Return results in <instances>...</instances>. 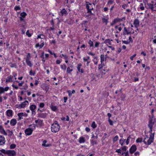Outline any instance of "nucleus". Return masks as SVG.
<instances>
[{
    "mask_svg": "<svg viewBox=\"0 0 156 156\" xmlns=\"http://www.w3.org/2000/svg\"><path fill=\"white\" fill-rule=\"evenodd\" d=\"M60 128L59 125L57 121H55V122L51 125V130L52 132L56 133L58 132Z\"/></svg>",
    "mask_w": 156,
    "mask_h": 156,
    "instance_id": "obj_1",
    "label": "nucleus"
},
{
    "mask_svg": "<svg viewBox=\"0 0 156 156\" xmlns=\"http://www.w3.org/2000/svg\"><path fill=\"white\" fill-rule=\"evenodd\" d=\"M28 103V101H26L25 102L22 103L21 104H20L17 105H16V108L20 109L24 108L27 105V104Z\"/></svg>",
    "mask_w": 156,
    "mask_h": 156,
    "instance_id": "obj_2",
    "label": "nucleus"
},
{
    "mask_svg": "<svg viewBox=\"0 0 156 156\" xmlns=\"http://www.w3.org/2000/svg\"><path fill=\"white\" fill-rule=\"evenodd\" d=\"M154 133H151L149 139L147 141V144L148 145H150L151 143L153 142L154 137Z\"/></svg>",
    "mask_w": 156,
    "mask_h": 156,
    "instance_id": "obj_3",
    "label": "nucleus"
},
{
    "mask_svg": "<svg viewBox=\"0 0 156 156\" xmlns=\"http://www.w3.org/2000/svg\"><path fill=\"white\" fill-rule=\"evenodd\" d=\"M147 6H145V8L147 9H150L152 11H154V5L150 3H147Z\"/></svg>",
    "mask_w": 156,
    "mask_h": 156,
    "instance_id": "obj_4",
    "label": "nucleus"
},
{
    "mask_svg": "<svg viewBox=\"0 0 156 156\" xmlns=\"http://www.w3.org/2000/svg\"><path fill=\"white\" fill-rule=\"evenodd\" d=\"M136 147L135 145H133L129 149V153L131 154H133L136 150Z\"/></svg>",
    "mask_w": 156,
    "mask_h": 156,
    "instance_id": "obj_5",
    "label": "nucleus"
},
{
    "mask_svg": "<svg viewBox=\"0 0 156 156\" xmlns=\"http://www.w3.org/2000/svg\"><path fill=\"white\" fill-rule=\"evenodd\" d=\"M7 154L8 156H16V153L14 150H8Z\"/></svg>",
    "mask_w": 156,
    "mask_h": 156,
    "instance_id": "obj_6",
    "label": "nucleus"
},
{
    "mask_svg": "<svg viewBox=\"0 0 156 156\" xmlns=\"http://www.w3.org/2000/svg\"><path fill=\"white\" fill-rule=\"evenodd\" d=\"M32 129L30 128H28L25 130V134L27 135H30L32 134Z\"/></svg>",
    "mask_w": 156,
    "mask_h": 156,
    "instance_id": "obj_7",
    "label": "nucleus"
},
{
    "mask_svg": "<svg viewBox=\"0 0 156 156\" xmlns=\"http://www.w3.org/2000/svg\"><path fill=\"white\" fill-rule=\"evenodd\" d=\"M5 142L4 137L3 136H0V145L4 144Z\"/></svg>",
    "mask_w": 156,
    "mask_h": 156,
    "instance_id": "obj_8",
    "label": "nucleus"
},
{
    "mask_svg": "<svg viewBox=\"0 0 156 156\" xmlns=\"http://www.w3.org/2000/svg\"><path fill=\"white\" fill-rule=\"evenodd\" d=\"M9 89V87H6L4 88L2 87H0V94L4 93L5 91H8Z\"/></svg>",
    "mask_w": 156,
    "mask_h": 156,
    "instance_id": "obj_9",
    "label": "nucleus"
},
{
    "mask_svg": "<svg viewBox=\"0 0 156 156\" xmlns=\"http://www.w3.org/2000/svg\"><path fill=\"white\" fill-rule=\"evenodd\" d=\"M135 27L137 28L139 26V20L137 19H136L134 20L133 23Z\"/></svg>",
    "mask_w": 156,
    "mask_h": 156,
    "instance_id": "obj_10",
    "label": "nucleus"
},
{
    "mask_svg": "<svg viewBox=\"0 0 156 156\" xmlns=\"http://www.w3.org/2000/svg\"><path fill=\"white\" fill-rule=\"evenodd\" d=\"M26 62L27 65L30 67H31L33 66V64L31 62L30 60V59H29L28 58H26Z\"/></svg>",
    "mask_w": 156,
    "mask_h": 156,
    "instance_id": "obj_11",
    "label": "nucleus"
},
{
    "mask_svg": "<svg viewBox=\"0 0 156 156\" xmlns=\"http://www.w3.org/2000/svg\"><path fill=\"white\" fill-rule=\"evenodd\" d=\"M41 88L46 91H47L49 89L48 86L46 84H44L41 86Z\"/></svg>",
    "mask_w": 156,
    "mask_h": 156,
    "instance_id": "obj_12",
    "label": "nucleus"
},
{
    "mask_svg": "<svg viewBox=\"0 0 156 156\" xmlns=\"http://www.w3.org/2000/svg\"><path fill=\"white\" fill-rule=\"evenodd\" d=\"M13 78V76L10 75L8 78L6 79V82H11L12 81V79Z\"/></svg>",
    "mask_w": 156,
    "mask_h": 156,
    "instance_id": "obj_13",
    "label": "nucleus"
},
{
    "mask_svg": "<svg viewBox=\"0 0 156 156\" xmlns=\"http://www.w3.org/2000/svg\"><path fill=\"white\" fill-rule=\"evenodd\" d=\"M7 115L9 117H12V112L11 110L9 109L6 111Z\"/></svg>",
    "mask_w": 156,
    "mask_h": 156,
    "instance_id": "obj_14",
    "label": "nucleus"
},
{
    "mask_svg": "<svg viewBox=\"0 0 156 156\" xmlns=\"http://www.w3.org/2000/svg\"><path fill=\"white\" fill-rule=\"evenodd\" d=\"M0 132L4 135H7V134L5 132L2 126L1 125L0 126Z\"/></svg>",
    "mask_w": 156,
    "mask_h": 156,
    "instance_id": "obj_15",
    "label": "nucleus"
},
{
    "mask_svg": "<svg viewBox=\"0 0 156 156\" xmlns=\"http://www.w3.org/2000/svg\"><path fill=\"white\" fill-rule=\"evenodd\" d=\"M17 123V121L15 119H12L10 121V124L12 126H15Z\"/></svg>",
    "mask_w": 156,
    "mask_h": 156,
    "instance_id": "obj_16",
    "label": "nucleus"
},
{
    "mask_svg": "<svg viewBox=\"0 0 156 156\" xmlns=\"http://www.w3.org/2000/svg\"><path fill=\"white\" fill-rule=\"evenodd\" d=\"M61 13L62 16L63 15H66L67 14L66 11L65 9H62V10L61 11Z\"/></svg>",
    "mask_w": 156,
    "mask_h": 156,
    "instance_id": "obj_17",
    "label": "nucleus"
},
{
    "mask_svg": "<svg viewBox=\"0 0 156 156\" xmlns=\"http://www.w3.org/2000/svg\"><path fill=\"white\" fill-rule=\"evenodd\" d=\"M18 116L19 120H20L21 119H23V118H22V117L24 116V114L23 113H19L18 115Z\"/></svg>",
    "mask_w": 156,
    "mask_h": 156,
    "instance_id": "obj_18",
    "label": "nucleus"
},
{
    "mask_svg": "<svg viewBox=\"0 0 156 156\" xmlns=\"http://www.w3.org/2000/svg\"><path fill=\"white\" fill-rule=\"evenodd\" d=\"M85 141V140L84 137H81L80 138L79 140V142L80 143H84Z\"/></svg>",
    "mask_w": 156,
    "mask_h": 156,
    "instance_id": "obj_19",
    "label": "nucleus"
},
{
    "mask_svg": "<svg viewBox=\"0 0 156 156\" xmlns=\"http://www.w3.org/2000/svg\"><path fill=\"white\" fill-rule=\"evenodd\" d=\"M44 45V43H42L41 44H39V43H38L36 45L35 47L36 48H37L38 47H40V48H41L42 47H43Z\"/></svg>",
    "mask_w": 156,
    "mask_h": 156,
    "instance_id": "obj_20",
    "label": "nucleus"
},
{
    "mask_svg": "<svg viewBox=\"0 0 156 156\" xmlns=\"http://www.w3.org/2000/svg\"><path fill=\"white\" fill-rule=\"evenodd\" d=\"M47 143V141L44 140L43 142V144H42V146H44L45 147H47L49 146H50V145L49 144H46V143Z\"/></svg>",
    "mask_w": 156,
    "mask_h": 156,
    "instance_id": "obj_21",
    "label": "nucleus"
},
{
    "mask_svg": "<svg viewBox=\"0 0 156 156\" xmlns=\"http://www.w3.org/2000/svg\"><path fill=\"white\" fill-rule=\"evenodd\" d=\"M36 106L34 105H32L30 107V109L31 111H33L36 108Z\"/></svg>",
    "mask_w": 156,
    "mask_h": 156,
    "instance_id": "obj_22",
    "label": "nucleus"
},
{
    "mask_svg": "<svg viewBox=\"0 0 156 156\" xmlns=\"http://www.w3.org/2000/svg\"><path fill=\"white\" fill-rule=\"evenodd\" d=\"M102 22L103 23H105L106 25H107L108 23V20L105 18H102Z\"/></svg>",
    "mask_w": 156,
    "mask_h": 156,
    "instance_id": "obj_23",
    "label": "nucleus"
},
{
    "mask_svg": "<svg viewBox=\"0 0 156 156\" xmlns=\"http://www.w3.org/2000/svg\"><path fill=\"white\" fill-rule=\"evenodd\" d=\"M68 92L69 93V96H71L72 94H74L75 93V91L74 90H73L72 91L71 90H68Z\"/></svg>",
    "mask_w": 156,
    "mask_h": 156,
    "instance_id": "obj_24",
    "label": "nucleus"
},
{
    "mask_svg": "<svg viewBox=\"0 0 156 156\" xmlns=\"http://www.w3.org/2000/svg\"><path fill=\"white\" fill-rule=\"evenodd\" d=\"M27 13L24 12L21 13L20 14V15L21 16L20 17H22L23 18H24L25 17V16H27Z\"/></svg>",
    "mask_w": 156,
    "mask_h": 156,
    "instance_id": "obj_25",
    "label": "nucleus"
},
{
    "mask_svg": "<svg viewBox=\"0 0 156 156\" xmlns=\"http://www.w3.org/2000/svg\"><path fill=\"white\" fill-rule=\"evenodd\" d=\"M101 58V63H102L104 61V60L105 59V58L104 57V55H101L100 56Z\"/></svg>",
    "mask_w": 156,
    "mask_h": 156,
    "instance_id": "obj_26",
    "label": "nucleus"
},
{
    "mask_svg": "<svg viewBox=\"0 0 156 156\" xmlns=\"http://www.w3.org/2000/svg\"><path fill=\"white\" fill-rule=\"evenodd\" d=\"M9 64H11L10 66L11 68H17V65L16 63H9Z\"/></svg>",
    "mask_w": 156,
    "mask_h": 156,
    "instance_id": "obj_27",
    "label": "nucleus"
},
{
    "mask_svg": "<svg viewBox=\"0 0 156 156\" xmlns=\"http://www.w3.org/2000/svg\"><path fill=\"white\" fill-rule=\"evenodd\" d=\"M91 126L93 128H95L97 127V125L93 121L91 125Z\"/></svg>",
    "mask_w": 156,
    "mask_h": 156,
    "instance_id": "obj_28",
    "label": "nucleus"
},
{
    "mask_svg": "<svg viewBox=\"0 0 156 156\" xmlns=\"http://www.w3.org/2000/svg\"><path fill=\"white\" fill-rule=\"evenodd\" d=\"M45 37V36L43 34H41L38 35L37 39L40 38L41 39H44Z\"/></svg>",
    "mask_w": 156,
    "mask_h": 156,
    "instance_id": "obj_29",
    "label": "nucleus"
},
{
    "mask_svg": "<svg viewBox=\"0 0 156 156\" xmlns=\"http://www.w3.org/2000/svg\"><path fill=\"white\" fill-rule=\"evenodd\" d=\"M72 71L73 69H71L69 67H68L67 68L66 72L67 73H70Z\"/></svg>",
    "mask_w": 156,
    "mask_h": 156,
    "instance_id": "obj_30",
    "label": "nucleus"
},
{
    "mask_svg": "<svg viewBox=\"0 0 156 156\" xmlns=\"http://www.w3.org/2000/svg\"><path fill=\"white\" fill-rule=\"evenodd\" d=\"M51 109L53 111H55L57 109V108L56 106H52L51 107Z\"/></svg>",
    "mask_w": 156,
    "mask_h": 156,
    "instance_id": "obj_31",
    "label": "nucleus"
},
{
    "mask_svg": "<svg viewBox=\"0 0 156 156\" xmlns=\"http://www.w3.org/2000/svg\"><path fill=\"white\" fill-rule=\"evenodd\" d=\"M131 138L130 136H129L128 137L126 141V143L127 145L128 144H129L130 139Z\"/></svg>",
    "mask_w": 156,
    "mask_h": 156,
    "instance_id": "obj_32",
    "label": "nucleus"
},
{
    "mask_svg": "<svg viewBox=\"0 0 156 156\" xmlns=\"http://www.w3.org/2000/svg\"><path fill=\"white\" fill-rule=\"evenodd\" d=\"M88 43L90 47H93V42L91 40H90L89 41Z\"/></svg>",
    "mask_w": 156,
    "mask_h": 156,
    "instance_id": "obj_33",
    "label": "nucleus"
},
{
    "mask_svg": "<svg viewBox=\"0 0 156 156\" xmlns=\"http://www.w3.org/2000/svg\"><path fill=\"white\" fill-rule=\"evenodd\" d=\"M0 151L1 152L3 153L4 154H7V152L8 151V150H5L4 149H2L0 150Z\"/></svg>",
    "mask_w": 156,
    "mask_h": 156,
    "instance_id": "obj_34",
    "label": "nucleus"
},
{
    "mask_svg": "<svg viewBox=\"0 0 156 156\" xmlns=\"http://www.w3.org/2000/svg\"><path fill=\"white\" fill-rule=\"evenodd\" d=\"M91 143L92 144V145H93L94 144H97V141L94 140H91Z\"/></svg>",
    "mask_w": 156,
    "mask_h": 156,
    "instance_id": "obj_35",
    "label": "nucleus"
},
{
    "mask_svg": "<svg viewBox=\"0 0 156 156\" xmlns=\"http://www.w3.org/2000/svg\"><path fill=\"white\" fill-rule=\"evenodd\" d=\"M16 147V145L14 144H12L10 145V148L11 149H14Z\"/></svg>",
    "mask_w": 156,
    "mask_h": 156,
    "instance_id": "obj_36",
    "label": "nucleus"
},
{
    "mask_svg": "<svg viewBox=\"0 0 156 156\" xmlns=\"http://www.w3.org/2000/svg\"><path fill=\"white\" fill-rule=\"evenodd\" d=\"M121 151L122 150L124 151H126L127 149V147L126 146H124L121 148Z\"/></svg>",
    "mask_w": 156,
    "mask_h": 156,
    "instance_id": "obj_37",
    "label": "nucleus"
},
{
    "mask_svg": "<svg viewBox=\"0 0 156 156\" xmlns=\"http://www.w3.org/2000/svg\"><path fill=\"white\" fill-rule=\"evenodd\" d=\"M61 67L62 69L66 70V65L64 64L63 65H61Z\"/></svg>",
    "mask_w": 156,
    "mask_h": 156,
    "instance_id": "obj_38",
    "label": "nucleus"
},
{
    "mask_svg": "<svg viewBox=\"0 0 156 156\" xmlns=\"http://www.w3.org/2000/svg\"><path fill=\"white\" fill-rule=\"evenodd\" d=\"M82 65L81 64H79L77 66V69L79 72L80 70V67Z\"/></svg>",
    "mask_w": 156,
    "mask_h": 156,
    "instance_id": "obj_39",
    "label": "nucleus"
},
{
    "mask_svg": "<svg viewBox=\"0 0 156 156\" xmlns=\"http://www.w3.org/2000/svg\"><path fill=\"white\" fill-rule=\"evenodd\" d=\"M87 3H88V4H87L86 5V8H87V10H89V9H89V8H90V6H89V5H91V4L89 2H87Z\"/></svg>",
    "mask_w": 156,
    "mask_h": 156,
    "instance_id": "obj_40",
    "label": "nucleus"
},
{
    "mask_svg": "<svg viewBox=\"0 0 156 156\" xmlns=\"http://www.w3.org/2000/svg\"><path fill=\"white\" fill-rule=\"evenodd\" d=\"M110 43V40L109 39H106L104 42V43Z\"/></svg>",
    "mask_w": 156,
    "mask_h": 156,
    "instance_id": "obj_41",
    "label": "nucleus"
},
{
    "mask_svg": "<svg viewBox=\"0 0 156 156\" xmlns=\"http://www.w3.org/2000/svg\"><path fill=\"white\" fill-rule=\"evenodd\" d=\"M124 30H125V31L126 33L127 34H131V32H128L127 31V29H126V27H124Z\"/></svg>",
    "mask_w": 156,
    "mask_h": 156,
    "instance_id": "obj_42",
    "label": "nucleus"
},
{
    "mask_svg": "<svg viewBox=\"0 0 156 156\" xmlns=\"http://www.w3.org/2000/svg\"><path fill=\"white\" fill-rule=\"evenodd\" d=\"M8 132L9 133V134H8V136H11L12 134V131H11L10 130H8Z\"/></svg>",
    "mask_w": 156,
    "mask_h": 156,
    "instance_id": "obj_43",
    "label": "nucleus"
},
{
    "mask_svg": "<svg viewBox=\"0 0 156 156\" xmlns=\"http://www.w3.org/2000/svg\"><path fill=\"white\" fill-rule=\"evenodd\" d=\"M118 138V136H116L113 138V141H117Z\"/></svg>",
    "mask_w": 156,
    "mask_h": 156,
    "instance_id": "obj_44",
    "label": "nucleus"
},
{
    "mask_svg": "<svg viewBox=\"0 0 156 156\" xmlns=\"http://www.w3.org/2000/svg\"><path fill=\"white\" fill-rule=\"evenodd\" d=\"M20 8L18 6H16L14 8V9L16 11H17L18 10H20Z\"/></svg>",
    "mask_w": 156,
    "mask_h": 156,
    "instance_id": "obj_45",
    "label": "nucleus"
},
{
    "mask_svg": "<svg viewBox=\"0 0 156 156\" xmlns=\"http://www.w3.org/2000/svg\"><path fill=\"white\" fill-rule=\"evenodd\" d=\"M154 123H149L148 126L150 128H152Z\"/></svg>",
    "mask_w": 156,
    "mask_h": 156,
    "instance_id": "obj_46",
    "label": "nucleus"
},
{
    "mask_svg": "<svg viewBox=\"0 0 156 156\" xmlns=\"http://www.w3.org/2000/svg\"><path fill=\"white\" fill-rule=\"evenodd\" d=\"M26 34L29 37H30L31 36V34L29 33V30H27L26 32Z\"/></svg>",
    "mask_w": 156,
    "mask_h": 156,
    "instance_id": "obj_47",
    "label": "nucleus"
},
{
    "mask_svg": "<svg viewBox=\"0 0 156 156\" xmlns=\"http://www.w3.org/2000/svg\"><path fill=\"white\" fill-rule=\"evenodd\" d=\"M44 104L43 103H41L39 104V106L41 108L44 107Z\"/></svg>",
    "mask_w": 156,
    "mask_h": 156,
    "instance_id": "obj_48",
    "label": "nucleus"
},
{
    "mask_svg": "<svg viewBox=\"0 0 156 156\" xmlns=\"http://www.w3.org/2000/svg\"><path fill=\"white\" fill-rule=\"evenodd\" d=\"M142 139L141 138H139L136 140V142L137 143L141 142H142Z\"/></svg>",
    "mask_w": 156,
    "mask_h": 156,
    "instance_id": "obj_49",
    "label": "nucleus"
},
{
    "mask_svg": "<svg viewBox=\"0 0 156 156\" xmlns=\"http://www.w3.org/2000/svg\"><path fill=\"white\" fill-rule=\"evenodd\" d=\"M119 143L121 144V146H122L124 144V142L122 139H120L119 140Z\"/></svg>",
    "mask_w": 156,
    "mask_h": 156,
    "instance_id": "obj_50",
    "label": "nucleus"
},
{
    "mask_svg": "<svg viewBox=\"0 0 156 156\" xmlns=\"http://www.w3.org/2000/svg\"><path fill=\"white\" fill-rule=\"evenodd\" d=\"M108 122L110 125H113V121H112L110 119H108Z\"/></svg>",
    "mask_w": 156,
    "mask_h": 156,
    "instance_id": "obj_51",
    "label": "nucleus"
},
{
    "mask_svg": "<svg viewBox=\"0 0 156 156\" xmlns=\"http://www.w3.org/2000/svg\"><path fill=\"white\" fill-rule=\"evenodd\" d=\"M100 44L98 42H96L95 44V47H98Z\"/></svg>",
    "mask_w": 156,
    "mask_h": 156,
    "instance_id": "obj_52",
    "label": "nucleus"
},
{
    "mask_svg": "<svg viewBox=\"0 0 156 156\" xmlns=\"http://www.w3.org/2000/svg\"><path fill=\"white\" fill-rule=\"evenodd\" d=\"M136 56V54H135L133 55V56L130 57V59L131 60H133V58L134 57H135Z\"/></svg>",
    "mask_w": 156,
    "mask_h": 156,
    "instance_id": "obj_53",
    "label": "nucleus"
},
{
    "mask_svg": "<svg viewBox=\"0 0 156 156\" xmlns=\"http://www.w3.org/2000/svg\"><path fill=\"white\" fill-rule=\"evenodd\" d=\"M38 125L40 126L42 125V121L41 120H39L38 122Z\"/></svg>",
    "mask_w": 156,
    "mask_h": 156,
    "instance_id": "obj_54",
    "label": "nucleus"
},
{
    "mask_svg": "<svg viewBox=\"0 0 156 156\" xmlns=\"http://www.w3.org/2000/svg\"><path fill=\"white\" fill-rule=\"evenodd\" d=\"M134 154L136 156H139L140 155L139 152L137 151Z\"/></svg>",
    "mask_w": 156,
    "mask_h": 156,
    "instance_id": "obj_55",
    "label": "nucleus"
},
{
    "mask_svg": "<svg viewBox=\"0 0 156 156\" xmlns=\"http://www.w3.org/2000/svg\"><path fill=\"white\" fill-rule=\"evenodd\" d=\"M123 42L126 44H128L129 43V42L127 41H122Z\"/></svg>",
    "mask_w": 156,
    "mask_h": 156,
    "instance_id": "obj_56",
    "label": "nucleus"
},
{
    "mask_svg": "<svg viewBox=\"0 0 156 156\" xmlns=\"http://www.w3.org/2000/svg\"><path fill=\"white\" fill-rule=\"evenodd\" d=\"M113 1L112 0H109L108 2V4H112L113 3Z\"/></svg>",
    "mask_w": 156,
    "mask_h": 156,
    "instance_id": "obj_57",
    "label": "nucleus"
},
{
    "mask_svg": "<svg viewBox=\"0 0 156 156\" xmlns=\"http://www.w3.org/2000/svg\"><path fill=\"white\" fill-rule=\"evenodd\" d=\"M98 138V137L97 136H94L93 134V135L91 137L92 138H94V139H97Z\"/></svg>",
    "mask_w": 156,
    "mask_h": 156,
    "instance_id": "obj_58",
    "label": "nucleus"
},
{
    "mask_svg": "<svg viewBox=\"0 0 156 156\" xmlns=\"http://www.w3.org/2000/svg\"><path fill=\"white\" fill-rule=\"evenodd\" d=\"M103 66L102 64H100L98 66V69H100L102 68Z\"/></svg>",
    "mask_w": 156,
    "mask_h": 156,
    "instance_id": "obj_59",
    "label": "nucleus"
},
{
    "mask_svg": "<svg viewBox=\"0 0 156 156\" xmlns=\"http://www.w3.org/2000/svg\"><path fill=\"white\" fill-rule=\"evenodd\" d=\"M116 152L118 153H121V149H117L116 151Z\"/></svg>",
    "mask_w": 156,
    "mask_h": 156,
    "instance_id": "obj_60",
    "label": "nucleus"
},
{
    "mask_svg": "<svg viewBox=\"0 0 156 156\" xmlns=\"http://www.w3.org/2000/svg\"><path fill=\"white\" fill-rule=\"evenodd\" d=\"M120 19H115L113 21H115V23L118 21H119Z\"/></svg>",
    "mask_w": 156,
    "mask_h": 156,
    "instance_id": "obj_61",
    "label": "nucleus"
},
{
    "mask_svg": "<svg viewBox=\"0 0 156 156\" xmlns=\"http://www.w3.org/2000/svg\"><path fill=\"white\" fill-rule=\"evenodd\" d=\"M63 99L64 100V102L65 103L66 102L68 99L67 98V97H64Z\"/></svg>",
    "mask_w": 156,
    "mask_h": 156,
    "instance_id": "obj_62",
    "label": "nucleus"
},
{
    "mask_svg": "<svg viewBox=\"0 0 156 156\" xmlns=\"http://www.w3.org/2000/svg\"><path fill=\"white\" fill-rule=\"evenodd\" d=\"M85 130L87 132H89L90 131V128L88 127H86V128H85Z\"/></svg>",
    "mask_w": 156,
    "mask_h": 156,
    "instance_id": "obj_63",
    "label": "nucleus"
},
{
    "mask_svg": "<svg viewBox=\"0 0 156 156\" xmlns=\"http://www.w3.org/2000/svg\"><path fill=\"white\" fill-rule=\"evenodd\" d=\"M56 64H60L61 62H60V60H57L56 61Z\"/></svg>",
    "mask_w": 156,
    "mask_h": 156,
    "instance_id": "obj_64",
    "label": "nucleus"
}]
</instances>
